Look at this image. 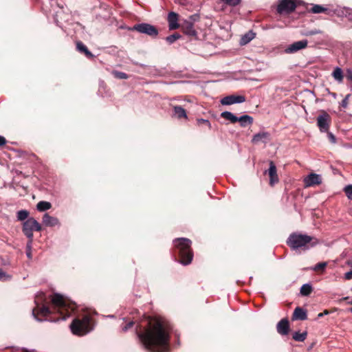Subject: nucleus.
Returning a JSON list of instances; mask_svg holds the SVG:
<instances>
[{
  "mask_svg": "<svg viewBox=\"0 0 352 352\" xmlns=\"http://www.w3.org/2000/svg\"><path fill=\"white\" fill-rule=\"evenodd\" d=\"M197 123L199 125L204 124L207 126L209 129L211 128V124L209 120L204 119H198Z\"/></svg>",
  "mask_w": 352,
  "mask_h": 352,
  "instance_id": "obj_36",
  "label": "nucleus"
},
{
  "mask_svg": "<svg viewBox=\"0 0 352 352\" xmlns=\"http://www.w3.org/2000/svg\"><path fill=\"white\" fill-rule=\"evenodd\" d=\"M349 305H352V300L351 301L347 302Z\"/></svg>",
  "mask_w": 352,
  "mask_h": 352,
  "instance_id": "obj_50",
  "label": "nucleus"
},
{
  "mask_svg": "<svg viewBox=\"0 0 352 352\" xmlns=\"http://www.w3.org/2000/svg\"><path fill=\"white\" fill-rule=\"evenodd\" d=\"M276 329L279 334L283 336L287 335L289 331V320L287 318H283L278 322Z\"/></svg>",
  "mask_w": 352,
  "mask_h": 352,
  "instance_id": "obj_15",
  "label": "nucleus"
},
{
  "mask_svg": "<svg viewBox=\"0 0 352 352\" xmlns=\"http://www.w3.org/2000/svg\"><path fill=\"white\" fill-rule=\"evenodd\" d=\"M318 243V240L307 234L292 233L287 239V245L293 250L306 251Z\"/></svg>",
  "mask_w": 352,
  "mask_h": 352,
  "instance_id": "obj_4",
  "label": "nucleus"
},
{
  "mask_svg": "<svg viewBox=\"0 0 352 352\" xmlns=\"http://www.w3.org/2000/svg\"><path fill=\"white\" fill-rule=\"evenodd\" d=\"M52 208L51 203L45 201H41L36 205V208L40 212L47 210Z\"/></svg>",
  "mask_w": 352,
  "mask_h": 352,
  "instance_id": "obj_25",
  "label": "nucleus"
},
{
  "mask_svg": "<svg viewBox=\"0 0 352 352\" xmlns=\"http://www.w3.org/2000/svg\"><path fill=\"white\" fill-rule=\"evenodd\" d=\"M221 117L230 120L232 123L237 122L238 118L230 111H223L221 114Z\"/></svg>",
  "mask_w": 352,
  "mask_h": 352,
  "instance_id": "obj_24",
  "label": "nucleus"
},
{
  "mask_svg": "<svg viewBox=\"0 0 352 352\" xmlns=\"http://www.w3.org/2000/svg\"><path fill=\"white\" fill-rule=\"evenodd\" d=\"M58 223L57 218L50 216L47 213H45L43 217V223L45 226L53 227L58 225Z\"/></svg>",
  "mask_w": 352,
  "mask_h": 352,
  "instance_id": "obj_19",
  "label": "nucleus"
},
{
  "mask_svg": "<svg viewBox=\"0 0 352 352\" xmlns=\"http://www.w3.org/2000/svg\"><path fill=\"white\" fill-rule=\"evenodd\" d=\"M307 319V314L306 310H305L303 308L300 307H297L292 315V320H305Z\"/></svg>",
  "mask_w": 352,
  "mask_h": 352,
  "instance_id": "obj_17",
  "label": "nucleus"
},
{
  "mask_svg": "<svg viewBox=\"0 0 352 352\" xmlns=\"http://www.w3.org/2000/svg\"><path fill=\"white\" fill-rule=\"evenodd\" d=\"M92 318L89 315H84L82 318H76L70 324V329L73 334L82 336L91 331Z\"/></svg>",
  "mask_w": 352,
  "mask_h": 352,
  "instance_id": "obj_5",
  "label": "nucleus"
},
{
  "mask_svg": "<svg viewBox=\"0 0 352 352\" xmlns=\"http://www.w3.org/2000/svg\"><path fill=\"white\" fill-rule=\"evenodd\" d=\"M326 266H327V263H325V262L318 263L315 265L314 270L316 271V272L324 271Z\"/></svg>",
  "mask_w": 352,
  "mask_h": 352,
  "instance_id": "obj_33",
  "label": "nucleus"
},
{
  "mask_svg": "<svg viewBox=\"0 0 352 352\" xmlns=\"http://www.w3.org/2000/svg\"><path fill=\"white\" fill-rule=\"evenodd\" d=\"M245 101L243 96L230 95L221 99V103L223 105H230L234 103H241Z\"/></svg>",
  "mask_w": 352,
  "mask_h": 352,
  "instance_id": "obj_10",
  "label": "nucleus"
},
{
  "mask_svg": "<svg viewBox=\"0 0 352 352\" xmlns=\"http://www.w3.org/2000/svg\"><path fill=\"white\" fill-rule=\"evenodd\" d=\"M335 310H336V309H334L332 311H329L327 309H325L323 312L318 314V318H321V317H323L324 315H328L330 313H333Z\"/></svg>",
  "mask_w": 352,
  "mask_h": 352,
  "instance_id": "obj_41",
  "label": "nucleus"
},
{
  "mask_svg": "<svg viewBox=\"0 0 352 352\" xmlns=\"http://www.w3.org/2000/svg\"><path fill=\"white\" fill-rule=\"evenodd\" d=\"M131 30L145 34L151 36H156L158 34L157 29L148 23H138L133 25Z\"/></svg>",
  "mask_w": 352,
  "mask_h": 352,
  "instance_id": "obj_8",
  "label": "nucleus"
},
{
  "mask_svg": "<svg viewBox=\"0 0 352 352\" xmlns=\"http://www.w3.org/2000/svg\"><path fill=\"white\" fill-rule=\"evenodd\" d=\"M181 28L184 33L188 36H195L197 35V32L194 29V24H192V21H184L181 25Z\"/></svg>",
  "mask_w": 352,
  "mask_h": 352,
  "instance_id": "obj_14",
  "label": "nucleus"
},
{
  "mask_svg": "<svg viewBox=\"0 0 352 352\" xmlns=\"http://www.w3.org/2000/svg\"><path fill=\"white\" fill-rule=\"evenodd\" d=\"M327 133H328V138H329V140L332 143H335L336 142V137L331 133H329V131Z\"/></svg>",
  "mask_w": 352,
  "mask_h": 352,
  "instance_id": "obj_42",
  "label": "nucleus"
},
{
  "mask_svg": "<svg viewBox=\"0 0 352 352\" xmlns=\"http://www.w3.org/2000/svg\"><path fill=\"white\" fill-rule=\"evenodd\" d=\"M312 287L309 284H304L300 288V293L302 296H308L312 292Z\"/></svg>",
  "mask_w": 352,
  "mask_h": 352,
  "instance_id": "obj_26",
  "label": "nucleus"
},
{
  "mask_svg": "<svg viewBox=\"0 0 352 352\" xmlns=\"http://www.w3.org/2000/svg\"><path fill=\"white\" fill-rule=\"evenodd\" d=\"M331 123V116L324 111L317 117V125L322 132H328Z\"/></svg>",
  "mask_w": 352,
  "mask_h": 352,
  "instance_id": "obj_9",
  "label": "nucleus"
},
{
  "mask_svg": "<svg viewBox=\"0 0 352 352\" xmlns=\"http://www.w3.org/2000/svg\"><path fill=\"white\" fill-rule=\"evenodd\" d=\"M181 37V35L178 33H174L166 38V40L170 44L173 43L175 41L179 39Z\"/></svg>",
  "mask_w": 352,
  "mask_h": 352,
  "instance_id": "obj_30",
  "label": "nucleus"
},
{
  "mask_svg": "<svg viewBox=\"0 0 352 352\" xmlns=\"http://www.w3.org/2000/svg\"><path fill=\"white\" fill-rule=\"evenodd\" d=\"M346 78H347V79H349V80L352 81V72L351 71H349L348 72V74L346 75Z\"/></svg>",
  "mask_w": 352,
  "mask_h": 352,
  "instance_id": "obj_45",
  "label": "nucleus"
},
{
  "mask_svg": "<svg viewBox=\"0 0 352 352\" xmlns=\"http://www.w3.org/2000/svg\"><path fill=\"white\" fill-rule=\"evenodd\" d=\"M344 277L346 280H351L352 279V270L346 272L345 274H344Z\"/></svg>",
  "mask_w": 352,
  "mask_h": 352,
  "instance_id": "obj_43",
  "label": "nucleus"
},
{
  "mask_svg": "<svg viewBox=\"0 0 352 352\" xmlns=\"http://www.w3.org/2000/svg\"><path fill=\"white\" fill-rule=\"evenodd\" d=\"M321 177L316 173H311L305 179V183L307 186H311L321 184Z\"/></svg>",
  "mask_w": 352,
  "mask_h": 352,
  "instance_id": "obj_16",
  "label": "nucleus"
},
{
  "mask_svg": "<svg viewBox=\"0 0 352 352\" xmlns=\"http://www.w3.org/2000/svg\"><path fill=\"white\" fill-rule=\"evenodd\" d=\"M173 254L176 259L183 265H188L192 263L193 251L191 248L192 241L187 238H177L173 241Z\"/></svg>",
  "mask_w": 352,
  "mask_h": 352,
  "instance_id": "obj_3",
  "label": "nucleus"
},
{
  "mask_svg": "<svg viewBox=\"0 0 352 352\" xmlns=\"http://www.w3.org/2000/svg\"><path fill=\"white\" fill-rule=\"evenodd\" d=\"M267 173L270 177V185L273 186L275 184L278 182L276 167L273 161H270V168Z\"/></svg>",
  "mask_w": 352,
  "mask_h": 352,
  "instance_id": "obj_11",
  "label": "nucleus"
},
{
  "mask_svg": "<svg viewBox=\"0 0 352 352\" xmlns=\"http://www.w3.org/2000/svg\"><path fill=\"white\" fill-rule=\"evenodd\" d=\"M135 324V322L133 321H130L127 323H126L123 327H122V331L124 332H126L128 330L131 329Z\"/></svg>",
  "mask_w": 352,
  "mask_h": 352,
  "instance_id": "obj_37",
  "label": "nucleus"
},
{
  "mask_svg": "<svg viewBox=\"0 0 352 352\" xmlns=\"http://www.w3.org/2000/svg\"><path fill=\"white\" fill-rule=\"evenodd\" d=\"M11 278L1 268H0V280H6Z\"/></svg>",
  "mask_w": 352,
  "mask_h": 352,
  "instance_id": "obj_39",
  "label": "nucleus"
},
{
  "mask_svg": "<svg viewBox=\"0 0 352 352\" xmlns=\"http://www.w3.org/2000/svg\"><path fill=\"white\" fill-rule=\"evenodd\" d=\"M344 192L349 199L352 200V185H348L344 187Z\"/></svg>",
  "mask_w": 352,
  "mask_h": 352,
  "instance_id": "obj_32",
  "label": "nucleus"
},
{
  "mask_svg": "<svg viewBox=\"0 0 352 352\" xmlns=\"http://www.w3.org/2000/svg\"><path fill=\"white\" fill-rule=\"evenodd\" d=\"M308 41L307 40H302L296 41L289 45L285 50L287 53H294L300 50L305 49L307 47Z\"/></svg>",
  "mask_w": 352,
  "mask_h": 352,
  "instance_id": "obj_12",
  "label": "nucleus"
},
{
  "mask_svg": "<svg viewBox=\"0 0 352 352\" xmlns=\"http://www.w3.org/2000/svg\"><path fill=\"white\" fill-rule=\"evenodd\" d=\"M270 133L267 132H260L255 134L252 140L253 144H258L261 142H265L269 139Z\"/></svg>",
  "mask_w": 352,
  "mask_h": 352,
  "instance_id": "obj_20",
  "label": "nucleus"
},
{
  "mask_svg": "<svg viewBox=\"0 0 352 352\" xmlns=\"http://www.w3.org/2000/svg\"><path fill=\"white\" fill-rule=\"evenodd\" d=\"M199 18H200V16L199 14H195L190 16L188 19H186V21H192V24H194L195 22L198 21L199 20Z\"/></svg>",
  "mask_w": 352,
  "mask_h": 352,
  "instance_id": "obj_40",
  "label": "nucleus"
},
{
  "mask_svg": "<svg viewBox=\"0 0 352 352\" xmlns=\"http://www.w3.org/2000/svg\"><path fill=\"white\" fill-rule=\"evenodd\" d=\"M76 50L85 55L88 58H94V55L88 50L87 46L82 41L76 42Z\"/></svg>",
  "mask_w": 352,
  "mask_h": 352,
  "instance_id": "obj_18",
  "label": "nucleus"
},
{
  "mask_svg": "<svg viewBox=\"0 0 352 352\" xmlns=\"http://www.w3.org/2000/svg\"><path fill=\"white\" fill-rule=\"evenodd\" d=\"M351 97V95L350 94H347L345 98L342 100L341 103H340V105L343 108H346L348 107V104H349V98Z\"/></svg>",
  "mask_w": 352,
  "mask_h": 352,
  "instance_id": "obj_38",
  "label": "nucleus"
},
{
  "mask_svg": "<svg viewBox=\"0 0 352 352\" xmlns=\"http://www.w3.org/2000/svg\"><path fill=\"white\" fill-rule=\"evenodd\" d=\"M174 113L179 119L187 118L186 110L181 106L174 107Z\"/></svg>",
  "mask_w": 352,
  "mask_h": 352,
  "instance_id": "obj_23",
  "label": "nucleus"
},
{
  "mask_svg": "<svg viewBox=\"0 0 352 352\" xmlns=\"http://www.w3.org/2000/svg\"><path fill=\"white\" fill-rule=\"evenodd\" d=\"M253 118L248 115H244L238 118L237 122L240 123L241 127H246L253 123Z\"/></svg>",
  "mask_w": 352,
  "mask_h": 352,
  "instance_id": "obj_22",
  "label": "nucleus"
},
{
  "mask_svg": "<svg viewBox=\"0 0 352 352\" xmlns=\"http://www.w3.org/2000/svg\"><path fill=\"white\" fill-rule=\"evenodd\" d=\"M308 12L314 14L325 13L327 14H330L331 13V10L329 9L318 4L313 5Z\"/></svg>",
  "mask_w": 352,
  "mask_h": 352,
  "instance_id": "obj_21",
  "label": "nucleus"
},
{
  "mask_svg": "<svg viewBox=\"0 0 352 352\" xmlns=\"http://www.w3.org/2000/svg\"><path fill=\"white\" fill-rule=\"evenodd\" d=\"M349 297H348V296H347V297H344V298H340V299L338 300V302H342V301L347 300H349Z\"/></svg>",
  "mask_w": 352,
  "mask_h": 352,
  "instance_id": "obj_47",
  "label": "nucleus"
},
{
  "mask_svg": "<svg viewBox=\"0 0 352 352\" xmlns=\"http://www.w3.org/2000/svg\"><path fill=\"white\" fill-rule=\"evenodd\" d=\"M27 256H28L29 258H32V253H31V251H30V250L27 251Z\"/></svg>",
  "mask_w": 352,
  "mask_h": 352,
  "instance_id": "obj_48",
  "label": "nucleus"
},
{
  "mask_svg": "<svg viewBox=\"0 0 352 352\" xmlns=\"http://www.w3.org/2000/svg\"><path fill=\"white\" fill-rule=\"evenodd\" d=\"M252 32H250L249 34H245L243 38H242V42L243 43L245 44L248 42H250L252 38H253V36H252Z\"/></svg>",
  "mask_w": 352,
  "mask_h": 352,
  "instance_id": "obj_35",
  "label": "nucleus"
},
{
  "mask_svg": "<svg viewBox=\"0 0 352 352\" xmlns=\"http://www.w3.org/2000/svg\"><path fill=\"white\" fill-rule=\"evenodd\" d=\"M222 2L226 3L228 6H236L239 5L241 2V0H221Z\"/></svg>",
  "mask_w": 352,
  "mask_h": 352,
  "instance_id": "obj_34",
  "label": "nucleus"
},
{
  "mask_svg": "<svg viewBox=\"0 0 352 352\" xmlns=\"http://www.w3.org/2000/svg\"><path fill=\"white\" fill-rule=\"evenodd\" d=\"M6 140L4 137L0 135V146H3L6 144Z\"/></svg>",
  "mask_w": 352,
  "mask_h": 352,
  "instance_id": "obj_44",
  "label": "nucleus"
},
{
  "mask_svg": "<svg viewBox=\"0 0 352 352\" xmlns=\"http://www.w3.org/2000/svg\"><path fill=\"white\" fill-rule=\"evenodd\" d=\"M349 311L352 313V307L350 308Z\"/></svg>",
  "mask_w": 352,
  "mask_h": 352,
  "instance_id": "obj_51",
  "label": "nucleus"
},
{
  "mask_svg": "<svg viewBox=\"0 0 352 352\" xmlns=\"http://www.w3.org/2000/svg\"><path fill=\"white\" fill-rule=\"evenodd\" d=\"M135 333L144 349L149 352L168 351L170 336L160 319L144 317L137 324Z\"/></svg>",
  "mask_w": 352,
  "mask_h": 352,
  "instance_id": "obj_1",
  "label": "nucleus"
},
{
  "mask_svg": "<svg viewBox=\"0 0 352 352\" xmlns=\"http://www.w3.org/2000/svg\"><path fill=\"white\" fill-rule=\"evenodd\" d=\"M331 95L334 98H336V93H331Z\"/></svg>",
  "mask_w": 352,
  "mask_h": 352,
  "instance_id": "obj_49",
  "label": "nucleus"
},
{
  "mask_svg": "<svg viewBox=\"0 0 352 352\" xmlns=\"http://www.w3.org/2000/svg\"><path fill=\"white\" fill-rule=\"evenodd\" d=\"M113 74L114 77L118 79H127L129 78L128 75L122 72L114 71Z\"/></svg>",
  "mask_w": 352,
  "mask_h": 352,
  "instance_id": "obj_31",
  "label": "nucleus"
},
{
  "mask_svg": "<svg viewBox=\"0 0 352 352\" xmlns=\"http://www.w3.org/2000/svg\"><path fill=\"white\" fill-rule=\"evenodd\" d=\"M52 310L45 303V297L43 293L36 295L34 302L36 307L32 310L34 317L38 319V316L45 317L46 320L56 322L59 320H65L76 309L75 302L65 298L59 294L52 296Z\"/></svg>",
  "mask_w": 352,
  "mask_h": 352,
  "instance_id": "obj_2",
  "label": "nucleus"
},
{
  "mask_svg": "<svg viewBox=\"0 0 352 352\" xmlns=\"http://www.w3.org/2000/svg\"><path fill=\"white\" fill-rule=\"evenodd\" d=\"M297 7V0H279L276 12L280 15L292 13Z\"/></svg>",
  "mask_w": 352,
  "mask_h": 352,
  "instance_id": "obj_7",
  "label": "nucleus"
},
{
  "mask_svg": "<svg viewBox=\"0 0 352 352\" xmlns=\"http://www.w3.org/2000/svg\"><path fill=\"white\" fill-rule=\"evenodd\" d=\"M307 336V332L300 333L298 331L293 333L292 338L297 342H303Z\"/></svg>",
  "mask_w": 352,
  "mask_h": 352,
  "instance_id": "obj_28",
  "label": "nucleus"
},
{
  "mask_svg": "<svg viewBox=\"0 0 352 352\" xmlns=\"http://www.w3.org/2000/svg\"><path fill=\"white\" fill-rule=\"evenodd\" d=\"M41 229L42 228L40 223L32 217L28 219L23 222L22 232L28 239V247H29V244L33 241V232L34 230L39 232Z\"/></svg>",
  "mask_w": 352,
  "mask_h": 352,
  "instance_id": "obj_6",
  "label": "nucleus"
},
{
  "mask_svg": "<svg viewBox=\"0 0 352 352\" xmlns=\"http://www.w3.org/2000/svg\"><path fill=\"white\" fill-rule=\"evenodd\" d=\"M30 212L26 210H21L17 212L16 217L19 221H25V219H29Z\"/></svg>",
  "mask_w": 352,
  "mask_h": 352,
  "instance_id": "obj_29",
  "label": "nucleus"
},
{
  "mask_svg": "<svg viewBox=\"0 0 352 352\" xmlns=\"http://www.w3.org/2000/svg\"><path fill=\"white\" fill-rule=\"evenodd\" d=\"M333 77L339 82H342L344 78L342 70L340 67H336L333 73Z\"/></svg>",
  "mask_w": 352,
  "mask_h": 352,
  "instance_id": "obj_27",
  "label": "nucleus"
},
{
  "mask_svg": "<svg viewBox=\"0 0 352 352\" xmlns=\"http://www.w3.org/2000/svg\"><path fill=\"white\" fill-rule=\"evenodd\" d=\"M318 31H316V30H312V31H311V32H309L307 33V34H306V35H307V36H308V35H314V34H318Z\"/></svg>",
  "mask_w": 352,
  "mask_h": 352,
  "instance_id": "obj_46",
  "label": "nucleus"
},
{
  "mask_svg": "<svg viewBox=\"0 0 352 352\" xmlns=\"http://www.w3.org/2000/svg\"><path fill=\"white\" fill-rule=\"evenodd\" d=\"M179 15L174 12H170L168 14V28L170 30H174L178 29L179 28V24L178 23Z\"/></svg>",
  "mask_w": 352,
  "mask_h": 352,
  "instance_id": "obj_13",
  "label": "nucleus"
}]
</instances>
